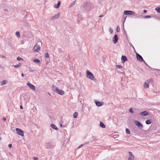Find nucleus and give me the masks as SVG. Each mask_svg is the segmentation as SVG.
Masks as SVG:
<instances>
[{"instance_id": "de8ad7c7", "label": "nucleus", "mask_w": 160, "mask_h": 160, "mask_svg": "<svg viewBox=\"0 0 160 160\" xmlns=\"http://www.w3.org/2000/svg\"><path fill=\"white\" fill-rule=\"evenodd\" d=\"M143 12L145 13H146L147 12V11L145 10L143 11Z\"/></svg>"}, {"instance_id": "f257e3e1", "label": "nucleus", "mask_w": 160, "mask_h": 160, "mask_svg": "<svg viewBox=\"0 0 160 160\" xmlns=\"http://www.w3.org/2000/svg\"><path fill=\"white\" fill-rule=\"evenodd\" d=\"M94 7L93 4L90 2H84L81 7V9L84 12L90 11Z\"/></svg>"}, {"instance_id": "a878e982", "label": "nucleus", "mask_w": 160, "mask_h": 160, "mask_svg": "<svg viewBox=\"0 0 160 160\" xmlns=\"http://www.w3.org/2000/svg\"><path fill=\"white\" fill-rule=\"evenodd\" d=\"M7 81L6 80H3L1 82V85H3L6 83Z\"/></svg>"}, {"instance_id": "37998d69", "label": "nucleus", "mask_w": 160, "mask_h": 160, "mask_svg": "<svg viewBox=\"0 0 160 160\" xmlns=\"http://www.w3.org/2000/svg\"><path fill=\"white\" fill-rule=\"evenodd\" d=\"M103 16V15H101L99 16V17L100 18H102Z\"/></svg>"}, {"instance_id": "49530a36", "label": "nucleus", "mask_w": 160, "mask_h": 160, "mask_svg": "<svg viewBox=\"0 0 160 160\" xmlns=\"http://www.w3.org/2000/svg\"><path fill=\"white\" fill-rule=\"evenodd\" d=\"M3 121H5L6 120V118H3Z\"/></svg>"}, {"instance_id": "20e7f679", "label": "nucleus", "mask_w": 160, "mask_h": 160, "mask_svg": "<svg viewBox=\"0 0 160 160\" xmlns=\"http://www.w3.org/2000/svg\"><path fill=\"white\" fill-rule=\"evenodd\" d=\"M42 44L41 42H37V44L34 46L33 50L35 52H38L40 49V45Z\"/></svg>"}, {"instance_id": "4be33fe9", "label": "nucleus", "mask_w": 160, "mask_h": 160, "mask_svg": "<svg viewBox=\"0 0 160 160\" xmlns=\"http://www.w3.org/2000/svg\"><path fill=\"white\" fill-rule=\"evenodd\" d=\"M16 35L18 38H19L20 37V35L19 32L17 31L16 32Z\"/></svg>"}, {"instance_id": "c9c22d12", "label": "nucleus", "mask_w": 160, "mask_h": 160, "mask_svg": "<svg viewBox=\"0 0 160 160\" xmlns=\"http://www.w3.org/2000/svg\"><path fill=\"white\" fill-rule=\"evenodd\" d=\"M17 59L18 60H22V59L20 57H18L17 58Z\"/></svg>"}, {"instance_id": "f03ea898", "label": "nucleus", "mask_w": 160, "mask_h": 160, "mask_svg": "<svg viewBox=\"0 0 160 160\" xmlns=\"http://www.w3.org/2000/svg\"><path fill=\"white\" fill-rule=\"evenodd\" d=\"M52 89L54 92H57L61 95H63L64 94V92L61 89H59L58 88L56 87L54 85H53L52 86Z\"/></svg>"}, {"instance_id": "412c9836", "label": "nucleus", "mask_w": 160, "mask_h": 160, "mask_svg": "<svg viewBox=\"0 0 160 160\" xmlns=\"http://www.w3.org/2000/svg\"><path fill=\"white\" fill-rule=\"evenodd\" d=\"M149 87V85L148 83L145 82L144 84V87L145 88H148Z\"/></svg>"}, {"instance_id": "a211bd4d", "label": "nucleus", "mask_w": 160, "mask_h": 160, "mask_svg": "<svg viewBox=\"0 0 160 160\" xmlns=\"http://www.w3.org/2000/svg\"><path fill=\"white\" fill-rule=\"evenodd\" d=\"M51 127L53 129L56 130H58V129L56 125L54 124H51Z\"/></svg>"}, {"instance_id": "f8f14e48", "label": "nucleus", "mask_w": 160, "mask_h": 160, "mask_svg": "<svg viewBox=\"0 0 160 160\" xmlns=\"http://www.w3.org/2000/svg\"><path fill=\"white\" fill-rule=\"evenodd\" d=\"M129 157L128 158V160H133L134 159V157L133 155L132 154L131 152H128Z\"/></svg>"}, {"instance_id": "7c9ffc66", "label": "nucleus", "mask_w": 160, "mask_h": 160, "mask_svg": "<svg viewBox=\"0 0 160 160\" xmlns=\"http://www.w3.org/2000/svg\"><path fill=\"white\" fill-rule=\"evenodd\" d=\"M116 67L118 69H120L122 68V66L121 65H118L116 66Z\"/></svg>"}, {"instance_id": "5701e85b", "label": "nucleus", "mask_w": 160, "mask_h": 160, "mask_svg": "<svg viewBox=\"0 0 160 160\" xmlns=\"http://www.w3.org/2000/svg\"><path fill=\"white\" fill-rule=\"evenodd\" d=\"M75 3V1H73L71 4L69 5V8H71L74 6Z\"/></svg>"}, {"instance_id": "a19ab883", "label": "nucleus", "mask_w": 160, "mask_h": 160, "mask_svg": "<svg viewBox=\"0 0 160 160\" xmlns=\"http://www.w3.org/2000/svg\"><path fill=\"white\" fill-rule=\"evenodd\" d=\"M83 145V144H81V145H80V146H79L78 147V148H81L82 146Z\"/></svg>"}, {"instance_id": "cd10ccee", "label": "nucleus", "mask_w": 160, "mask_h": 160, "mask_svg": "<svg viewBox=\"0 0 160 160\" xmlns=\"http://www.w3.org/2000/svg\"><path fill=\"white\" fill-rule=\"evenodd\" d=\"M155 10L158 12L160 13V7H158L155 8Z\"/></svg>"}, {"instance_id": "864d4df0", "label": "nucleus", "mask_w": 160, "mask_h": 160, "mask_svg": "<svg viewBox=\"0 0 160 160\" xmlns=\"http://www.w3.org/2000/svg\"><path fill=\"white\" fill-rule=\"evenodd\" d=\"M1 139V138L0 137V140Z\"/></svg>"}, {"instance_id": "c85d7f7f", "label": "nucleus", "mask_w": 160, "mask_h": 160, "mask_svg": "<svg viewBox=\"0 0 160 160\" xmlns=\"http://www.w3.org/2000/svg\"><path fill=\"white\" fill-rule=\"evenodd\" d=\"M126 132L127 134H129L130 133L129 130L128 128H126Z\"/></svg>"}, {"instance_id": "bb28decb", "label": "nucleus", "mask_w": 160, "mask_h": 160, "mask_svg": "<svg viewBox=\"0 0 160 160\" xmlns=\"http://www.w3.org/2000/svg\"><path fill=\"white\" fill-rule=\"evenodd\" d=\"M146 123L147 124H149L151 123L150 120H147L146 121Z\"/></svg>"}, {"instance_id": "423d86ee", "label": "nucleus", "mask_w": 160, "mask_h": 160, "mask_svg": "<svg viewBox=\"0 0 160 160\" xmlns=\"http://www.w3.org/2000/svg\"><path fill=\"white\" fill-rule=\"evenodd\" d=\"M16 132L18 134L23 136H24L23 131L20 129L17 128L16 129Z\"/></svg>"}, {"instance_id": "dca6fc26", "label": "nucleus", "mask_w": 160, "mask_h": 160, "mask_svg": "<svg viewBox=\"0 0 160 160\" xmlns=\"http://www.w3.org/2000/svg\"><path fill=\"white\" fill-rule=\"evenodd\" d=\"M121 60L123 63H124L126 61L128 60L127 58L124 56H122V57Z\"/></svg>"}, {"instance_id": "b1692460", "label": "nucleus", "mask_w": 160, "mask_h": 160, "mask_svg": "<svg viewBox=\"0 0 160 160\" xmlns=\"http://www.w3.org/2000/svg\"><path fill=\"white\" fill-rule=\"evenodd\" d=\"M78 115V113L77 112H75L73 114V117L74 118H76L77 117Z\"/></svg>"}, {"instance_id": "c756f323", "label": "nucleus", "mask_w": 160, "mask_h": 160, "mask_svg": "<svg viewBox=\"0 0 160 160\" xmlns=\"http://www.w3.org/2000/svg\"><path fill=\"white\" fill-rule=\"evenodd\" d=\"M45 57H46L47 58H49V55L48 52H46L45 53Z\"/></svg>"}, {"instance_id": "6e6552de", "label": "nucleus", "mask_w": 160, "mask_h": 160, "mask_svg": "<svg viewBox=\"0 0 160 160\" xmlns=\"http://www.w3.org/2000/svg\"><path fill=\"white\" fill-rule=\"evenodd\" d=\"M136 56L137 59L138 60H139V61L141 62L144 61L145 62V61H144L140 55H139L138 53H137Z\"/></svg>"}, {"instance_id": "3c124183", "label": "nucleus", "mask_w": 160, "mask_h": 160, "mask_svg": "<svg viewBox=\"0 0 160 160\" xmlns=\"http://www.w3.org/2000/svg\"><path fill=\"white\" fill-rule=\"evenodd\" d=\"M60 126L61 127H62V125L61 124H60Z\"/></svg>"}, {"instance_id": "4468645a", "label": "nucleus", "mask_w": 160, "mask_h": 160, "mask_svg": "<svg viewBox=\"0 0 160 160\" xmlns=\"http://www.w3.org/2000/svg\"><path fill=\"white\" fill-rule=\"evenodd\" d=\"M140 114L142 116H146L148 114V113L147 111H145L143 112H141L140 113Z\"/></svg>"}, {"instance_id": "2eb2a0df", "label": "nucleus", "mask_w": 160, "mask_h": 160, "mask_svg": "<svg viewBox=\"0 0 160 160\" xmlns=\"http://www.w3.org/2000/svg\"><path fill=\"white\" fill-rule=\"evenodd\" d=\"M47 148H52L54 146L52 143L49 142L47 143Z\"/></svg>"}, {"instance_id": "393cba45", "label": "nucleus", "mask_w": 160, "mask_h": 160, "mask_svg": "<svg viewBox=\"0 0 160 160\" xmlns=\"http://www.w3.org/2000/svg\"><path fill=\"white\" fill-rule=\"evenodd\" d=\"M33 62L35 63H39L40 62V61L38 59H34L33 60Z\"/></svg>"}, {"instance_id": "8fccbe9b", "label": "nucleus", "mask_w": 160, "mask_h": 160, "mask_svg": "<svg viewBox=\"0 0 160 160\" xmlns=\"http://www.w3.org/2000/svg\"><path fill=\"white\" fill-rule=\"evenodd\" d=\"M149 81H149V82L150 81H151V82H152V79H150L149 80Z\"/></svg>"}, {"instance_id": "473e14b6", "label": "nucleus", "mask_w": 160, "mask_h": 160, "mask_svg": "<svg viewBox=\"0 0 160 160\" xmlns=\"http://www.w3.org/2000/svg\"><path fill=\"white\" fill-rule=\"evenodd\" d=\"M129 112L131 113H133L134 112L132 110V108H131L129 109Z\"/></svg>"}, {"instance_id": "ddd939ff", "label": "nucleus", "mask_w": 160, "mask_h": 160, "mask_svg": "<svg viewBox=\"0 0 160 160\" xmlns=\"http://www.w3.org/2000/svg\"><path fill=\"white\" fill-rule=\"evenodd\" d=\"M60 14V13H58V14L55 15L54 16L52 17L51 19L52 20H53L56 19L58 18L59 17Z\"/></svg>"}, {"instance_id": "2f4dec72", "label": "nucleus", "mask_w": 160, "mask_h": 160, "mask_svg": "<svg viewBox=\"0 0 160 160\" xmlns=\"http://www.w3.org/2000/svg\"><path fill=\"white\" fill-rule=\"evenodd\" d=\"M109 32H110V33L111 34H112L113 32V30L111 28H109Z\"/></svg>"}, {"instance_id": "ea45409f", "label": "nucleus", "mask_w": 160, "mask_h": 160, "mask_svg": "<svg viewBox=\"0 0 160 160\" xmlns=\"http://www.w3.org/2000/svg\"><path fill=\"white\" fill-rule=\"evenodd\" d=\"M96 138V137L94 136H93L92 137V138L94 139H95Z\"/></svg>"}, {"instance_id": "09e8293b", "label": "nucleus", "mask_w": 160, "mask_h": 160, "mask_svg": "<svg viewBox=\"0 0 160 160\" xmlns=\"http://www.w3.org/2000/svg\"><path fill=\"white\" fill-rule=\"evenodd\" d=\"M21 75H22V77H23L24 76V74L23 73H22L21 74Z\"/></svg>"}, {"instance_id": "f704fd0d", "label": "nucleus", "mask_w": 160, "mask_h": 160, "mask_svg": "<svg viewBox=\"0 0 160 160\" xmlns=\"http://www.w3.org/2000/svg\"><path fill=\"white\" fill-rule=\"evenodd\" d=\"M151 18V16H146L144 18Z\"/></svg>"}, {"instance_id": "1a4fd4ad", "label": "nucleus", "mask_w": 160, "mask_h": 160, "mask_svg": "<svg viewBox=\"0 0 160 160\" xmlns=\"http://www.w3.org/2000/svg\"><path fill=\"white\" fill-rule=\"evenodd\" d=\"M27 85L33 91H35L36 90L35 87L32 84L30 83H27Z\"/></svg>"}, {"instance_id": "f3484780", "label": "nucleus", "mask_w": 160, "mask_h": 160, "mask_svg": "<svg viewBox=\"0 0 160 160\" xmlns=\"http://www.w3.org/2000/svg\"><path fill=\"white\" fill-rule=\"evenodd\" d=\"M61 2L60 1H58V3L54 5V7L56 8H58L60 6Z\"/></svg>"}, {"instance_id": "0eeeda50", "label": "nucleus", "mask_w": 160, "mask_h": 160, "mask_svg": "<svg viewBox=\"0 0 160 160\" xmlns=\"http://www.w3.org/2000/svg\"><path fill=\"white\" fill-rule=\"evenodd\" d=\"M124 14L125 15H133L135 12L131 11H124L123 12Z\"/></svg>"}, {"instance_id": "a18cd8bd", "label": "nucleus", "mask_w": 160, "mask_h": 160, "mask_svg": "<svg viewBox=\"0 0 160 160\" xmlns=\"http://www.w3.org/2000/svg\"><path fill=\"white\" fill-rule=\"evenodd\" d=\"M20 108L21 109H23V107L22 105H20Z\"/></svg>"}, {"instance_id": "72a5a7b5", "label": "nucleus", "mask_w": 160, "mask_h": 160, "mask_svg": "<svg viewBox=\"0 0 160 160\" xmlns=\"http://www.w3.org/2000/svg\"><path fill=\"white\" fill-rule=\"evenodd\" d=\"M117 31L118 32H119L120 31V28L119 27V26H118L117 28Z\"/></svg>"}, {"instance_id": "aec40b11", "label": "nucleus", "mask_w": 160, "mask_h": 160, "mask_svg": "<svg viewBox=\"0 0 160 160\" xmlns=\"http://www.w3.org/2000/svg\"><path fill=\"white\" fill-rule=\"evenodd\" d=\"M21 63H19L18 64L14 65L13 66L15 68H17L18 67H21Z\"/></svg>"}, {"instance_id": "c03bdc74", "label": "nucleus", "mask_w": 160, "mask_h": 160, "mask_svg": "<svg viewBox=\"0 0 160 160\" xmlns=\"http://www.w3.org/2000/svg\"><path fill=\"white\" fill-rule=\"evenodd\" d=\"M4 11H5V12H7V11H8V10L7 9H4Z\"/></svg>"}, {"instance_id": "9d476101", "label": "nucleus", "mask_w": 160, "mask_h": 160, "mask_svg": "<svg viewBox=\"0 0 160 160\" xmlns=\"http://www.w3.org/2000/svg\"><path fill=\"white\" fill-rule=\"evenodd\" d=\"M112 40L114 44H116L118 40V37L117 34H115L113 38H112Z\"/></svg>"}, {"instance_id": "7ed1b4c3", "label": "nucleus", "mask_w": 160, "mask_h": 160, "mask_svg": "<svg viewBox=\"0 0 160 160\" xmlns=\"http://www.w3.org/2000/svg\"><path fill=\"white\" fill-rule=\"evenodd\" d=\"M86 76L88 78H89L92 80L95 81L96 80L93 74L88 70H87V71Z\"/></svg>"}, {"instance_id": "4c0bfd02", "label": "nucleus", "mask_w": 160, "mask_h": 160, "mask_svg": "<svg viewBox=\"0 0 160 160\" xmlns=\"http://www.w3.org/2000/svg\"><path fill=\"white\" fill-rule=\"evenodd\" d=\"M33 159H34V160H38V158L36 157H34Z\"/></svg>"}, {"instance_id": "603ef678", "label": "nucleus", "mask_w": 160, "mask_h": 160, "mask_svg": "<svg viewBox=\"0 0 160 160\" xmlns=\"http://www.w3.org/2000/svg\"><path fill=\"white\" fill-rule=\"evenodd\" d=\"M2 57H3V58H4L5 57V56H2Z\"/></svg>"}, {"instance_id": "39448f33", "label": "nucleus", "mask_w": 160, "mask_h": 160, "mask_svg": "<svg viewBox=\"0 0 160 160\" xmlns=\"http://www.w3.org/2000/svg\"><path fill=\"white\" fill-rule=\"evenodd\" d=\"M134 122L135 125L140 129H141L143 128V126L141 122L136 120L134 121Z\"/></svg>"}, {"instance_id": "58836bf2", "label": "nucleus", "mask_w": 160, "mask_h": 160, "mask_svg": "<svg viewBox=\"0 0 160 160\" xmlns=\"http://www.w3.org/2000/svg\"><path fill=\"white\" fill-rule=\"evenodd\" d=\"M153 92L155 93H156V94H158V93H160V92Z\"/></svg>"}, {"instance_id": "6ab92c4d", "label": "nucleus", "mask_w": 160, "mask_h": 160, "mask_svg": "<svg viewBox=\"0 0 160 160\" xmlns=\"http://www.w3.org/2000/svg\"><path fill=\"white\" fill-rule=\"evenodd\" d=\"M100 127L103 128H105V125L103 124V123L102 122H100Z\"/></svg>"}, {"instance_id": "9b49d317", "label": "nucleus", "mask_w": 160, "mask_h": 160, "mask_svg": "<svg viewBox=\"0 0 160 160\" xmlns=\"http://www.w3.org/2000/svg\"><path fill=\"white\" fill-rule=\"evenodd\" d=\"M96 105L98 106H101L103 104V102H100L97 100L95 101Z\"/></svg>"}, {"instance_id": "79ce46f5", "label": "nucleus", "mask_w": 160, "mask_h": 160, "mask_svg": "<svg viewBox=\"0 0 160 160\" xmlns=\"http://www.w3.org/2000/svg\"><path fill=\"white\" fill-rule=\"evenodd\" d=\"M12 144H9L8 145V147L9 148H11L12 147Z\"/></svg>"}, {"instance_id": "e433bc0d", "label": "nucleus", "mask_w": 160, "mask_h": 160, "mask_svg": "<svg viewBox=\"0 0 160 160\" xmlns=\"http://www.w3.org/2000/svg\"><path fill=\"white\" fill-rule=\"evenodd\" d=\"M29 70L30 72H33V70L31 68H29Z\"/></svg>"}]
</instances>
